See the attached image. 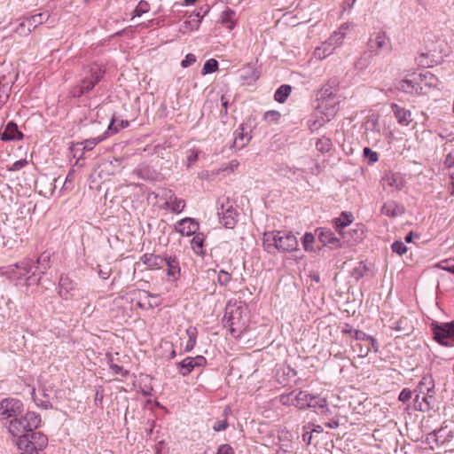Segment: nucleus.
Instances as JSON below:
<instances>
[{"label":"nucleus","mask_w":454,"mask_h":454,"mask_svg":"<svg viewBox=\"0 0 454 454\" xmlns=\"http://www.w3.org/2000/svg\"><path fill=\"white\" fill-rule=\"evenodd\" d=\"M104 75L105 69L96 63L84 67L80 74L81 78L78 84L71 89V95L74 98L88 95L103 79Z\"/></svg>","instance_id":"f257e3e1"},{"label":"nucleus","mask_w":454,"mask_h":454,"mask_svg":"<svg viewBox=\"0 0 454 454\" xmlns=\"http://www.w3.org/2000/svg\"><path fill=\"white\" fill-rule=\"evenodd\" d=\"M317 110L322 115L332 119L339 110L340 96L329 84L322 86L317 95Z\"/></svg>","instance_id":"f03ea898"},{"label":"nucleus","mask_w":454,"mask_h":454,"mask_svg":"<svg viewBox=\"0 0 454 454\" xmlns=\"http://www.w3.org/2000/svg\"><path fill=\"white\" fill-rule=\"evenodd\" d=\"M9 270L11 273L17 274L19 279H22L27 274L31 273V275L26 278L27 286L31 284H38L41 280V275L36 274L38 266L35 265V262L31 258H23L20 262L10 265Z\"/></svg>","instance_id":"7ed1b4c3"},{"label":"nucleus","mask_w":454,"mask_h":454,"mask_svg":"<svg viewBox=\"0 0 454 454\" xmlns=\"http://www.w3.org/2000/svg\"><path fill=\"white\" fill-rule=\"evenodd\" d=\"M434 340L444 347H454V320L447 323L434 321L430 325Z\"/></svg>","instance_id":"20e7f679"},{"label":"nucleus","mask_w":454,"mask_h":454,"mask_svg":"<svg viewBox=\"0 0 454 454\" xmlns=\"http://www.w3.org/2000/svg\"><path fill=\"white\" fill-rule=\"evenodd\" d=\"M24 411L21 400L14 397H6L0 401V420L12 419L20 417Z\"/></svg>","instance_id":"39448f33"},{"label":"nucleus","mask_w":454,"mask_h":454,"mask_svg":"<svg viewBox=\"0 0 454 454\" xmlns=\"http://www.w3.org/2000/svg\"><path fill=\"white\" fill-rule=\"evenodd\" d=\"M207 359L203 356H187L176 363L177 372L183 377L188 376L195 368L204 367Z\"/></svg>","instance_id":"423d86ee"},{"label":"nucleus","mask_w":454,"mask_h":454,"mask_svg":"<svg viewBox=\"0 0 454 454\" xmlns=\"http://www.w3.org/2000/svg\"><path fill=\"white\" fill-rule=\"evenodd\" d=\"M9 433L13 436L18 438L17 444L20 448H21L23 442H25V438L30 431H28V427H26V421L23 418V415L20 417H15L11 419L8 427Z\"/></svg>","instance_id":"0eeeda50"},{"label":"nucleus","mask_w":454,"mask_h":454,"mask_svg":"<svg viewBox=\"0 0 454 454\" xmlns=\"http://www.w3.org/2000/svg\"><path fill=\"white\" fill-rule=\"evenodd\" d=\"M298 240L290 231H278L277 249L279 252L288 253L296 250Z\"/></svg>","instance_id":"6e6552de"},{"label":"nucleus","mask_w":454,"mask_h":454,"mask_svg":"<svg viewBox=\"0 0 454 454\" xmlns=\"http://www.w3.org/2000/svg\"><path fill=\"white\" fill-rule=\"evenodd\" d=\"M368 48L371 51L378 54L382 50H391V41L387 35L386 32L379 31L374 34L373 37H371L368 42Z\"/></svg>","instance_id":"1a4fd4ad"},{"label":"nucleus","mask_w":454,"mask_h":454,"mask_svg":"<svg viewBox=\"0 0 454 454\" xmlns=\"http://www.w3.org/2000/svg\"><path fill=\"white\" fill-rule=\"evenodd\" d=\"M25 442L22 445H25L27 448H31L35 450H43L48 444V438L45 434L41 432H30L27 434L26 438L24 439Z\"/></svg>","instance_id":"9d476101"},{"label":"nucleus","mask_w":454,"mask_h":454,"mask_svg":"<svg viewBox=\"0 0 454 454\" xmlns=\"http://www.w3.org/2000/svg\"><path fill=\"white\" fill-rule=\"evenodd\" d=\"M76 284L68 277L62 275L59 281V294L64 300L74 297Z\"/></svg>","instance_id":"9b49d317"},{"label":"nucleus","mask_w":454,"mask_h":454,"mask_svg":"<svg viewBox=\"0 0 454 454\" xmlns=\"http://www.w3.org/2000/svg\"><path fill=\"white\" fill-rule=\"evenodd\" d=\"M316 232L319 241L324 246L328 245L331 246L332 248H337L340 247V239L337 238L330 229L321 227L317 228Z\"/></svg>","instance_id":"f8f14e48"},{"label":"nucleus","mask_w":454,"mask_h":454,"mask_svg":"<svg viewBox=\"0 0 454 454\" xmlns=\"http://www.w3.org/2000/svg\"><path fill=\"white\" fill-rule=\"evenodd\" d=\"M175 229L183 236H191L199 230V223L192 218L185 217L176 223Z\"/></svg>","instance_id":"ddd939ff"},{"label":"nucleus","mask_w":454,"mask_h":454,"mask_svg":"<svg viewBox=\"0 0 454 454\" xmlns=\"http://www.w3.org/2000/svg\"><path fill=\"white\" fill-rule=\"evenodd\" d=\"M434 390L433 392H427L426 395H422V396L419 395V394H416L413 405L414 409L422 412L430 411L434 406Z\"/></svg>","instance_id":"4468645a"},{"label":"nucleus","mask_w":454,"mask_h":454,"mask_svg":"<svg viewBox=\"0 0 454 454\" xmlns=\"http://www.w3.org/2000/svg\"><path fill=\"white\" fill-rule=\"evenodd\" d=\"M49 19V14L47 12H40L29 17H27L20 24V29L27 28V33H30L33 29H35L38 25L43 24Z\"/></svg>","instance_id":"2eb2a0df"},{"label":"nucleus","mask_w":454,"mask_h":454,"mask_svg":"<svg viewBox=\"0 0 454 454\" xmlns=\"http://www.w3.org/2000/svg\"><path fill=\"white\" fill-rule=\"evenodd\" d=\"M251 138L250 130H247L244 124H241L234 132L233 147L240 150L250 142Z\"/></svg>","instance_id":"dca6fc26"},{"label":"nucleus","mask_w":454,"mask_h":454,"mask_svg":"<svg viewBox=\"0 0 454 454\" xmlns=\"http://www.w3.org/2000/svg\"><path fill=\"white\" fill-rule=\"evenodd\" d=\"M391 110L397 122L402 126H408L412 121L411 113L410 110L400 106L395 103H392Z\"/></svg>","instance_id":"f3484780"},{"label":"nucleus","mask_w":454,"mask_h":454,"mask_svg":"<svg viewBox=\"0 0 454 454\" xmlns=\"http://www.w3.org/2000/svg\"><path fill=\"white\" fill-rule=\"evenodd\" d=\"M165 265L167 266V275L169 280L176 281L180 278L181 269L179 261L176 256H165Z\"/></svg>","instance_id":"a211bd4d"},{"label":"nucleus","mask_w":454,"mask_h":454,"mask_svg":"<svg viewBox=\"0 0 454 454\" xmlns=\"http://www.w3.org/2000/svg\"><path fill=\"white\" fill-rule=\"evenodd\" d=\"M140 261L149 269H161L165 266V257L154 254H145Z\"/></svg>","instance_id":"6ab92c4d"},{"label":"nucleus","mask_w":454,"mask_h":454,"mask_svg":"<svg viewBox=\"0 0 454 454\" xmlns=\"http://www.w3.org/2000/svg\"><path fill=\"white\" fill-rule=\"evenodd\" d=\"M220 222L224 227L232 229L237 223V213L231 207L224 210L223 207L222 211L218 212Z\"/></svg>","instance_id":"aec40b11"},{"label":"nucleus","mask_w":454,"mask_h":454,"mask_svg":"<svg viewBox=\"0 0 454 454\" xmlns=\"http://www.w3.org/2000/svg\"><path fill=\"white\" fill-rule=\"evenodd\" d=\"M241 310L239 308L227 307L225 309L224 321L231 328V333L233 334L236 332L235 325H237L236 319H239Z\"/></svg>","instance_id":"412c9836"},{"label":"nucleus","mask_w":454,"mask_h":454,"mask_svg":"<svg viewBox=\"0 0 454 454\" xmlns=\"http://www.w3.org/2000/svg\"><path fill=\"white\" fill-rule=\"evenodd\" d=\"M311 399L312 400L309 401V405H308V408L317 409V412L321 415L328 416L332 414L331 410L327 405V401L325 398L311 395Z\"/></svg>","instance_id":"4be33fe9"},{"label":"nucleus","mask_w":454,"mask_h":454,"mask_svg":"<svg viewBox=\"0 0 454 454\" xmlns=\"http://www.w3.org/2000/svg\"><path fill=\"white\" fill-rule=\"evenodd\" d=\"M381 213L387 216L396 217L404 213V208L395 201L389 200L383 204Z\"/></svg>","instance_id":"5701e85b"},{"label":"nucleus","mask_w":454,"mask_h":454,"mask_svg":"<svg viewBox=\"0 0 454 454\" xmlns=\"http://www.w3.org/2000/svg\"><path fill=\"white\" fill-rule=\"evenodd\" d=\"M353 216L351 214L342 212L341 215L333 220V225L342 238H346V232L343 229L352 223Z\"/></svg>","instance_id":"b1692460"},{"label":"nucleus","mask_w":454,"mask_h":454,"mask_svg":"<svg viewBox=\"0 0 454 454\" xmlns=\"http://www.w3.org/2000/svg\"><path fill=\"white\" fill-rule=\"evenodd\" d=\"M22 137V133L19 130L17 124L14 122H9L1 134V138L4 141L20 140Z\"/></svg>","instance_id":"393cba45"},{"label":"nucleus","mask_w":454,"mask_h":454,"mask_svg":"<svg viewBox=\"0 0 454 454\" xmlns=\"http://www.w3.org/2000/svg\"><path fill=\"white\" fill-rule=\"evenodd\" d=\"M278 238V231L263 233L262 246L268 253H274L277 249Z\"/></svg>","instance_id":"a878e982"},{"label":"nucleus","mask_w":454,"mask_h":454,"mask_svg":"<svg viewBox=\"0 0 454 454\" xmlns=\"http://www.w3.org/2000/svg\"><path fill=\"white\" fill-rule=\"evenodd\" d=\"M260 74V70L253 64H247L240 69L241 78L247 82L256 81Z\"/></svg>","instance_id":"bb28decb"},{"label":"nucleus","mask_w":454,"mask_h":454,"mask_svg":"<svg viewBox=\"0 0 454 454\" xmlns=\"http://www.w3.org/2000/svg\"><path fill=\"white\" fill-rule=\"evenodd\" d=\"M23 418L26 421V427H28L30 432L35 430L42 422L41 416L35 411H27Z\"/></svg>","instance_id":"cd10ccee"},{"label":"nucleus","mask_w":454,"mask_h":454,"mask_svg":"<svg viewBox=\"0 0 454 454\" xmlns=\"http://www.w3.org/2000/svg\"><path fill=\"white\" fill-rule=\"evenodd\" d=\"M311 395L307 391H299L295 396H294V406L300 410H304L308 408L309 405V401H311Z\"/></svg>","instance_id":"c85d7f7f"},{"label":"nucleus","mask_w":454,"mask_h":454,"mask_svg":"<svg viewBox=\"0 0 454 454\" xmlns=\"http://www.w3.org/2000/svg\"><path fill=\"white\" fill-rule=\"evenodd\" d=\"M434 388V383L433 379L431 377H423L414 391L421 395H426L427 392H433Z\"/></svg>","instance_id":"c756f323"},{"label":"nucleus","mask_w":454,"mask_h":454,"mask_svg":"<svg viewBox=\"0 0 454 454\" xmlns=\"http://www.w3.org/2000/svg\"><path fill=\"white\" fill-rule=\"evenodd\" d=\"M129 124L128 121L119 120L114 115L106 132L108 136L116 134L121 129L127 128Z\"/></svg>","instance_id":"7c9ffc66"},{"label":"nucleus","mask_w":454,"mask_h":454,"mask_svg":"<svg viewBox=\"0 0 454 454\" xmlns=\"http://www.w3.org/2000/svg\"><path fill=\"white\" fill-rule=\"evenodd\" d=\"M334 48L328 43L327 41L324 42L320 46H317L314 51L316 59H324L333 53Z\"/></svg>","instance_id":"2f4dec72"},{"label":"nucleus","mask_w":454,"mask_h":454,"mask_svg":"<svg viewBox=\"0 0 454 454\" xmlns=\"http://www.w3.org/2000/svg\"><path fill=\"white\" fill-rule=\"evenodd\" d=\"M331 119H328L325 115L317 116L312 115L308 120V127L311 132H315L323 127L326 122L330 121Z\"/></svg>","instance_id":"473e14b6"},{"label":"nucleus","mask_w":454,"mask_h":454,"mask_svg":"<svg viewBox=\"0 0 454 454\" xmlns=\"http://www.w3.org/2000/svg\"><path fill=\"white\" fill-rule=\"evenodd\" d=\"M346 232V238H343L349 245H354L364 239V231L361 227L350 230Z\"/></svg>","instance_id":"72a5a7b5"},{"label":"nucleus","mask_w":454,"mask_h":454,"mask_svg":"<svg viewBox=\"0 0 454 454\" xmlns=\"http://www.w3.org/2000/svg\"><path fill=\"white\" fill-rule=\"evenodd\" d=\"M235 16V12L230 8H227L222 13V24L224 25L230 30L233 29L236 25Z\"/></svg>","instance_id":"f704fd0d"},{"label":"nucleus","mask_w":454,"mask_h":454,"mask_svg":"<svg viewBox=\"0 0 454 454\" xmlns=\"http://www.w3.org/2000/svg\"><path fill=\"white\" fill-rule=\"evenodd\" d=\"M292 91V87L288 84H283L277 89L274 94V99L278 103H284Z\"/></svg>","instance_id":"c9c22d12"},{"label":"nucleus","mask_w":454,"mask_h":454,"mask_svg":"<svg viewBox=\"0 0 454 454\" xmlns=\"http://www.w3.org/2000/svg\"><path fill=\"white\" fill-rule=\"evenodd\" d=\"M51 259V254L48 252H43L40 254V256L37 258L36 262H35L36 266H38V270L40 269L41 277L45 273L46 270L50 267L49 262Z\"/></svg>","instance_id":"e433bc0d"},{"label":"nucleus","mask_w":454,"mask_h":454,"mask_svg":"<svg viewBox=\"0 0 454 454\" xmlns=\"http://www.w3.org/2000/svg\"><path fill=\"white\" fill-rule=\"evenodd\" d=\"M193 235L194 236L192 239V248L195 254H203L204 235L202 233H195Z\"/></svg>","instance_id":"4c0bfd02"},{"label":"nucleus","mask_w":454,"mask_h":454,"mask_svg":"<svg viewBox=\"0 0 454 454\" xmlns=\"http://www.w3.org/2000/svg\"><path fill=\"white\" fill-rule=\"evenodd\" d=\"M386 182L387 184L391 187H393L395 190H401L403 187V180L400 174L398 173H393L389 176H387Z\"/></svg>","instance_id":"58836bf2"},{"label":"nucleus","mask_w":454,"mask_h":454,"mask_svg":"<svg viewBox=\"0 0 454 454\" xmlns=\"http://www.w3.org/2000/svg\"><path fill=\"white\" fill-rule=\"evenodd\" d=\"M169 207L174 213H180L185 207V201L182 199H178L175 195H171L168 201Z\"/></svg>","instance_id":"ea45409f"},{"label":"nucleus","mask_w":454,"mask_h":454,"mask_svg":"<svg viewBox=\"0 0 454 454\" xmlns=\"http://www.w3.org/2000/svg\"><path fill=\"white\" fill-rule=\"evenodd\" d=\"M201 23L200 14L191 13L184 22V27L188 30H197Z\"/></svg>","instance_id":"a19ab883"},{"label":"nucleus","mask_w":454,"mask_h":454,"mask_svg":"<svg viewBox=\"0 0 454 454\" xmlns=\"http://www.w3.org/2000/svg\"><path fill=\"white\" fill-rule=\"evenodd\" d=\"M333 147L332 140L329 137H322L317 139L316 143V148L318 152L325 153L331 151Z\"/></svg>","instance_id":"79ce46f5"},{"label":"nucleus","mask_w":454,"mask_h":454,"mask_svg":"<svg viewBox=\"0 0 454 454\" xmlns=\"http://www.w3.org/2000/svg\"><path fill=\"white\" fill-rule=\"evenodd\" d=\"M446 430L443 427H441L437 430L432 432L429 436L433 439L437 444H444L447 442H450V439L445 436Z\"/></svg>","instance_id":"37998d69"},{"label":"nucleus","mask_w":454,"mask_h":454,"mask_svg":"<svg viewBox=\"0 0 454 454\" xmlns=\"http://www.w3.org/2000/svg\"><path fill=\"white\" fill-rule=\"evenodd\" d=\"M107 137H108L107 133L105 132L102 136H98V137H96L86 139L83 142V145H84L83 148H84V150H86V151L92 150L98 144H99L101 141L106 139Z\"/></svg>","instance_id":"c03bdc74"},{"label":"nucleus","mask_w":454,"mask_h":454,"mask_svg":"<svg viewBox=\"0 0 454 454\" xmlns=\"http://www.w3.org/2000/svg\"><path fill=\"white\" fill-rule=\"evenodd\" d=\"M397 89L405 93H413L417 90L416 84L408 79L402 80L398 82Z\"/></svg>","instance_id":"a18cd8bd"},{"label":"nucleus","mask_w":454,"mask_h":454,"mask_svg":"<svg viewBox=\"0 0 454 454\" xmlns=\"http://www.w3.org/2000/svg\"><path fill=\"white\" fill-rule=\"evenodd\" d=\"M342 32L334 31L331 36L326 40L334 49L340 47L343 43Z\"/></svg>","instance_id":"49530a36"},{"label":"nucleus","mask_w":454,"mask_h":454,"mask_svg":"<svg viewBox=\"0 0 454 454\" xmlns=\"http://www.w3.org/2000/svg\"><path fill=\"white\" fill-rule=\"evenodd\" d=\"M218 69V62L215 59L207 60L202 67V74H212Z\"/></svg>","instance_id":"de8ad7c7"},{"label":"nucleus","mask_w":454,"mask_h":454,"mask_svg":"<svg viewBox=\"0 0 454 454\" xmlns=\"http://www.w3.org/2000/svg\"><path fill=\"white\" fill-rule=\"evenodd\" d=\"M281 114L276 110H270L264 113L263 120L269 123H276L279 121Z\"/></svg>","instance_id":"09e8293b"},{"label":"nucleus","mask_w":454,"mask_h":454,"mask_svg":"<svg viewBox=\"0 0 454 454\" xmlns=\"http://www.w3.org/2000/svg\"><path fill=\"white\" fill-rule=\"evenodd\" d=\"M150 11V4L145 1L141 0L138 2L137 7L134 10V16L140 17L143 14L148 12Z\"/></svg>","instance_id":"8fccbe9b"},{"label":"nucleus","mask_w":454,"mask_h":454,"mask_svg":"<svg viewBox=\"0 0 454 454\" xmlns=\"http://www.w3.org/2000/svg\"><path fill=\"white\" fill-rule=\"evenodd\" d=\"M437 267L442 270L454 273V258L446 259L443 261H441Z\"/></svg>","instance_id":"3c124183"},{"label":"nucleus","mask_w":454,"mask_h":454,"mask_svg":"<svg viewBox=\"0 0 454 454\" xmlns=\"http://www.w3.org/2000/svg\"><path fill=\"white\" fill-rule=\"evenodd\" d=\"M231 280V276L229 272L221 270L217 274V283L222 286H226Z\"/></svg>","instance_id":"603ef678"},{"label":"nucleus","mask_w":454,"mask_h":454,"mask_svg":"<svg viewBox=\"0 0 454 454\" xmlns=\"http://www.w3.org/2000/svg\"><path fill=\"white\" fill-rule=\"evenodd\" d=\"M302 245L306 251H312L313 250V243L315 241V237L312 233L307 232L304 234L302 238Z\"/></svg>","instance_id":"864d4df0"},{"label":"nucleus","mask_w":454,"mask_h":454,"mask_svg":"<svg viewBox=\"0 0 454 454\" xmlns=\"http://www.w3.org/2000/svg\"><path fill=\"white\" fill-rule=\"evenodd\" d=\"M391 249L394 253L403 255L407 252V247L402 240H395L391 245Z\"/></svg>","instance_id":"5fc2aeb1"},{"label":"nucleus","mask_w":454,"mask_h":454,"mask_svg":"<svg viewBox=\"0 0 454 454\" xmlns=\"http://www.w3.org/2000/svg\"><path fill=\"white\" fill-rule=\"evenodd\" d=\"M363 154L366 159H368L369 164H373L379 160L378 153L376 152H373L369 147L364 148Z\"/></svg>","instance_id":"6e6d98bb"},{"label":"nucleus","mask_w":454,"mask_h":454,"mask_svg":"<svg viewBox=\"0 0 454 454\" xmlns=\"http://www.w3.org/2000/svg\"><path fill=\"white\" fill-rule=\"evenodd\" d=\"M365 129H371L372 131H379L378 129V117L372 115L368 118L367 121L365 122Z\"/></svg>","instance_id":"4d7b16f0"},{"label":"nucleus","mask_w":454,"mask_h":454,"mask_svg":"<svg viewBox=\"0 0 454 454\" xmlns=\"http://www.w3.org/2000/svg\"><path fill=\"white\" fill-rule=\"evenodd\" d=\"M412 397V391L409 388H403L398 396V400L402 403H407Z\"/></svg>","instance_id":"13d9d810"},{"label":"nucleus","mask_w":454,"mask_h":454,"mask_svg":"<svg viewBox=\"0 0 454 454\" xmlns=\"http://www.w3.org/2000/svg\"><path fill=\"white\" fill-rule=\"evenodd\" d=\"M294 392H290L288 394H283L279 396V402L283 405H294Z\"/></svg>","instance_id":"bf43d9fd"},{"label":"nucleus","mask_w":454,"mask_h":454,"mask_svg":"<svg viewBox=\"0 0 454 454\" xmlns=\"http://www.w3.org/2000/svg\"><path fill=\"white\" fill-rule=\"evenodd\" d=\"M196 62V57L192 53H188L185 58L182 60L181 66L183 67H188Z\"/></svg>","instance_id":"052dcab7"},{"label":"nucleus","mask_w":454,"mask_h":454,"mask_svg":"<svg viewBox=\"0 0 454 454\" xmlns=\"http://www.w3.org/2000/svg\"><path fill=\"white\" fill-rule=\"evenodd\" d=\"M228 427V422L226 419L222 420H216L213 426V429L215 432L223 431Z\"/></svg>","instance_id":"680f3d73"},{"label":"nucleus","mask_w":454,"mask_h":454,"mask_svg":"<svg viewBox=\"0 0 454 454\" xmlns=\"http://www.w3.org/2000/svg\"><path fill=\"white\" fill-rule=\"evenodd\" d=\"M216 454H235V451L230 444L225 443L218 447Z\"/></svg>","instance_id":"e2e57ef3"},{"label":"nucleus","mask_w":454,"mask_h":454,"mask_svg":"<svg viewBox=\"0 0 454 454\" xmlns=\"http://www.w3.org/2000/svg\"><path fill=\"white\" fill-rule=\"evenodd\" d=\"M27 160L26 159L16 160L13 164L9 168L10 171H19L22 168L27 165Z\"/></svg>","instance_id":"0e129e2a"},{"label":"nucleus","mask_w":454,"mask_h":454,"mask_svg":"<svg viewBox=\"0 0 454 454\" xmlns=\"http://www.w3.org/2000/svg\"><path fill=\"white\" fill-rule=\"evenodd\" d=\"M352 348H354V350H358L359 356H361V357L366 356L369 354V352L371 351V348H369V347L364 348L359 343L353 345Z\"/></svg>","instance_id":"69168bd1"},{"label":"nucleus","mask_w":454,"mask_h":454,"mask_svg":"<svg viewBox=\"0 0 454 454\" xmlns=\"http://www.w3.org/2000/svg\"><path fill=\"white\" fill-rule=\"evenodd\" d=\"M444 165L449 168L454 166V149L450 151L446 155Z\"/></svg>","instance_id":"338daca9"},{"label":"nucleus","mask_w":454,"mask_h":454,"mask_svg":"<svg viewBox=\"0 0 454 454\" xmlns=\"http://www.w3.org/2000/svg\"><path fill=\"white\" fill-rule=\"evenodd\" d=\"M186 334H187L189 340H196L197 335H198V330L195 326H189L186 329Z\"/></svg>","instance_id":"774afa93"}]
</instances>
